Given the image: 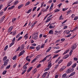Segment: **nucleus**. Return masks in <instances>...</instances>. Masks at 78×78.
I'll return each instance as SVG.
<instances>
[{
	"instance_id": "f257e3e1",
	"label": "nucleus",
	"mask_w": 78,
	"mask_h": 78,
	"mask_svg": "<svg viewBox=\"0 0 78 78\" xmlns=\"http://www.w3.org/2000/svg\"><path fill=\"white\" fill-rule=\"evenodd\" d=\"M8 62H9V59H7L5 62H4V64H3L1 67V69H3L5 67V66H7Z\"/></svg>"
},
{
	"instance_id": "f03ea898",
	"label": "nucleus",
	"mask_w": 78,
	"mask_h": 78,
	"mask_svg": "<svg viewBox=\"0 0 78 78\" xmlns=\"http://www.w3.org/2000/svg\"><path fill=\"white\" fill-rule=\"evenodd\" d=\"M38 34V32H34V34L33 38L34 39H37L38 37L37 35Z\"/></svg>"
},
{
	"instance_id": "7ed1b4c3",
	"label": "nucleus",
	"mask_w": 78,
	"mask_h": 78,
	"mask_svg": "<svg viewBox=\"0 0 78 78\" xmlns=\"http://www.w3.org/2000/svg\"><path fill=\"white\" fill-rule=\"evenodd\" d=\"M24 53H25V50H23L21 51L20 52L19 54L18 55V57L20 56H21L22 55H23Z\"/></svg>"
},
{
	"instance_id": "20e7f679",
	"label": "nucleus",
	"mask_w": 78,
	"mask_h": 78,
	"mask_svg": "<svg viewBox=\"0 0 78 78\" xmlns=\"http://www.w3.org/2000/svg\"><path fill=\"white\" fill-rule=\"evenodd\" d=\"M53 25V26H52ZM50 26L49 27V28H50V29H52V28H55V24L53 23L51 24H50Z\"/></svg>"
},
{
	"instance_id": "39448f33",
	"label": "nucleus",
	"mask_w": 78,
	"mask_h": 78,
	"mask_svg": "<svg viewBox=\"0 0 78 78\" xmlns=\"http://www.w3.org/2000/svg\"><path fill=\"white\" fill-rule=\"evenodd\" d=\"M76 47H77V45L76 44H73L71 47L72 49L74 50V49H75L76 48Z\"/></svg>"
},
{
	"instance_id": "423d86ee",
	"label": "nucleus",
	"mask_w": 78,
	"mask_h": 78,
	"mask_svg": "<svg viewBox=\"0 0 78 78\" xmlns=\"http://www.w3.org/2000/svg\"><path fill=\"white\" fill-rule=\"evenodd\" d=\"M5 18V16H4L2 17L1 18V20H0V23H2V22H3L4 19Z\"/></svg>"
},
{
	"instance_id": "0eeeda50",
	"label": "nucleus",
	"mask_w": 78,
	"mask_h": 78,
	"mask_svg": "<svg viewBox=\"0 0 78 78\" xmlns=\"http://www.w3.org/2000/svg\"><path fill=\"white\" fill-rule=\"evenodd\" d=\"M13 27H14L13 26H12L10 27L8 30V32L9 33L11 32V31H12V29L13 28Z\"/></svg>"
},
{
	"instance_id": "6e6552de",
	"label": "nucleus",
	"mask_w": 78,
	"mask_h": 78,
	"mask_svg": "<svg viewBox=\"0 0 78 78\" xmlns=\"http://www.w3.org/2000/svg\"><path fill=\"white\" fill-rule=\"evenodd\" d=\"M51 61H50L48 63V67H49V68H50L51 67Z\"/></svg>"
},
{
	"instance_id": "1a4fd4ad",
	"label": "nucleus",
	"mask_w": 78,
	"mask_h": 78,
	"mask_svg": "<svg viewBox=\"0 0 78 78\" xmlns=\"http://www.w3.org/2000/svg\"><path fill=\"white\" fill-rule=\"evenodd\" d=\"M48 74V72H46L44 73L43 75L42 76V78H44V77H45Z\"/></svg>"
},
{
	"instance_id": "9d476101",
	"label": "nucleus",
	"mask_w": 78,
	"mask_h": 78,
	"mask_svg": "<svg viewBox=\"0 0 78 78\" xmlns=\"http://www.w3.org/2000/svg\"><path fill=\"white\" fill-rule=\"evenodd\" d=\"M66 69V66H63L61 69H60L59 70V72H62L63 70H64V69Z\"/></svg>"
},
{
	"instance_id": "9b49d317",
	"label": "nucleus",
	"mask_w": 78,
	"mask_h": 78,
	"mask_svg": "<svg viewBox=\"0 0 78 78\" xmlns=\"http://www.w3.org/2000/svg\"><path fill=\"white\" fill-rule=\"evenodd\" d=\"M72 63V61H70L67 64V67H69V66H70Z\"/></svg>"
},
{
	"instance_id": "f8f14e48",
	"label": "nucleus",
	"mask_w": 78,
	"mask_h": 78,
	"mask_svg": "<svg viewBox=\"0 0 78 78\" xmlns=\"http://www.w3.org/2000/svg\"><path fill=\"white\" fill-rule=\"evenodd\" d=\"M66 73H71L70 68L68 69L66 71Z\"/></svg>"
},
{
	"instance_id": "ddd939ff",
	"label": "nucleus",
	"mask_w": 78,
	"mask_h": 78,
	"mask_svg": "<svg viewBox=\"0 0 78 78\" xmlns=\"http://www.w3.org/2000/svg\"><path fill=\"white\" fill-rule=\"evenodd\" d=\"M69 56V55H65L63 57V59H67V58H68Z\"/></svg>"
},
{
	"instance_id": "4468645a",
	"label": "nucleus",
	"mask_w": 78,
	"mask_h": 78,
	"mask_svg": "<svg viewBox=\"0 0 78 78\" xmlns=\"http://www.w3.org/2000/svg\"><path fill=\"white\" fill-rule=\"evenodd\" d=\"M24 48H25V47H24V45H23V44L21 45V46L20 50L21 51H22V50L24 49Z\"/></svg>"
},
{
	"instance_id": "2eb2a0df",
	"label": "nucleus",
	"mask_w": 78,
	"mask_h": 78,
	"mask_svg": "<svg viewBox=\"0 0 78 78\" xmlns=\"http://www.w3.org/2000/svg\"><path fill=\"white\" fill-rule=\"evenodd\" d=\"M28 34H27L25 36H24V37L25 38V39H27L28 38Z\"/></svg>"
},
{
	"instance_id": "dca6fc26",
	"label": "nucleus",
	"mask_w": 78,
	"mask_h": 78,
	"mask_svg": "<svg viewBox=\"0 0 78 78\" xmlns=\"http://www.w3.org/2000/svg\"><path fill=\"white\" fill-rule=\"evenodd\" d=\"M49 34H53V30L51 29L50 30L49 32Z\"/></svg>"
},
{
	"instance_id": "f3484780",
	"label": "nucleus",
	"mask_w": 78,
	"mask_h": 78,
	"mask_svg": "<svg viewBox=\"0 0 78 78\" xmlns=\"http://www.w3.org/2000/svg\"><path fill=\"white\" fill-rule=\"evenodd\" d=\"M53 18V17H51V18H49V19L47 18V20L46 21L45 23H47L48 22L51 20V19Z\"/></svg>"
},
{
	"instance_id": "a211bd4d",
	"label": "nucleus",
	"mask_w": 78,
	"mask_h": 78,
	"mask_svg": "<svg viewBox=\"0 0 78 78\" xmlns=\"http://www.w3.org/2000/svg\"><path fill=\"white\" fill-rule=\"evenodd\" d=\"M41 48V46L38 45L36 47V50L37 51H39L40 50V48Z\"/></svg>"
},
{
	"instance_id": "6ab92c4d",
	"label": "nucleus",
	"mask_w": 78,
	"mask_h": 78,
	"mask_svg": "<svg viewBox=\"0 0 78 78\" xmlns=\"http://www.w3.org/2000/svg\"><path fill=\"white\" fill-rule=\"evenodd\" d=\"M32 69H33V67H30L28 69L27 72H28V73L30 72L31 70Z\"/></svg>"
},
{
	"instance_id": "aec40b11",
	"label": "nucleus",
	"mask_w": 78,
	"mask_h": 78,
	"mask_svg": "<svg viewBox=\"0 0 78 78\" xmlns=\"http://www.w3.org/2000/svg\"><path fill=\"white\" fill-rule=\"evenodd\" d=\"M75 74V72H73L70 74V75L69 76V77L72 76H73Z\"/></svg>"
},
{
	"instance_id": "412c9836",
	"label": "nucleus",
	"mask_w": 78,
	"mask_h": 78,
	"mask_svg": "<svg viewBox=\"0 0 78 78\" xmlns=\"http://www.w3.org/2000/svg\"><path fill=\"white\" fill-rule=\"evenodd\" d=\"M14 8V6H12V7H9L8 9V10L9 11V9H13V8Z\"/></svg>"
},
{
	"instance_id": "4be33fe9",
	"label": "nucleus",
	"mask_w": 78,
	"mask_h": 78,
	"mask_svg": "<svg viewBox=\"0 0 78 78\" xmlns=\"http://www.w3.org/2000/svg\"><path fill=\"white\" fill-rule=\"evenodd\" d=\"M78 4V1H76L75 2H74L72 4L73 5H76Z\"/></svg>"
},
{
	"instance_id": "5701e85b",
	"label": "nucleus",
	"mask_w": 78,
	"mask_h": 78,
	"mask_svg": "<svg viewBox=\"0 0 78 78\" xmlns=\"http://www.w3.org/2000/svg\"><path fill=\"white\" fill-rule=\"evenodd\" d=\"M23 6V4H21V5H19L18 6V9H20Z\"/></svg>"
},
{
	"instance_id": "b1692460",
	"label": "nucleus",
	"mask_w": 78,
	"mask_h": 78,
	"mask_svg": "<svg viewBox=\"0 0 78 78\" xmlns=\"http://www.w3.org/2000/svg\"><path fill=\"white\" fill-rule=\"evenodd\" d=\"M58 56H59V55L58 54L54 55L53 57L52 58H53V59H55V58H57V57H58Z\"/></svg>"
},
{
	"instance_id": "393cba45",
	"label": "nucleus",
	"mask_w": 78,
	"mask_h": 78,
	"mask_svg": "<svg viewBox=\"0 0 78 78\" xmlns=\"http://www.w3.org/2000/svg\"><path fill=\"white\" fill-rule=\"evenodd\" d=\"M36 72H37V69L35 68L33 71V73H35Z\"/></svg>"
},
{
	"instance_id": "a878e982",
	"label": "nucleus",
	"mask_w": 78,
	"mask_h": 78,
	"mask_svg": "<svg viewBox=\"0 0 78 78\" xmlns=\"http://www.w3.org/2000/svg\"><path fill=\"white\" fill-rule=\"evenodd\" d=\"M72 12V10H70L67 12L66 15H68L69 14H70Z\"/></svg>"
},
{
	"instance_id": "bb28decb",
	"label": "nucleus",
	"mask_w": 78,
	"mask_h": 78,
	"mask_svg": "<svg viewBox=\"0 0 78 78\" xmlns=\"http://www.w3.org/2000/svg\"><path fill=\"white\" fill-rule=\"evenodd\" d=\"M59 20H64V18H62V15H61L59 18Z\"/></svg>"
},
{
	"instance_id": "cd10ccee",
	"label": "nucleus",
	"mask_w": 78,
	"mask_h": 78,
	"mask_svg": "<svg viewBox=\"0 0 78 78\" xmlns=\"http://www.w3.org/2000/svg\"><path fill=\"white\" fill-rule=\"evenodd\" d=\"M6 59H7V57L5 56L3 59V61L5 62L6 61L5 60H6Z\"/></svg>"
},
{
	"instance_id": "c85d7f7f",
	"label": "nucleus",
	"mask_w": 78,
	"mask_h": 78,
	"mask_svg": "<svg viewBox=\"0 0 78 78\" xmlns=\"http://www.w3.org/2000/svg\"><path fill=\"white\" fill-rule=\"evenodd\" d=\"M60 11V9H55L54 11L55 12H59Z\"/></svg>"
},
{
	"instance_id": "c756f323",
	"label": "nucleus",
	"mask_w": 78,
	"mask_h": 78,
	"mask_svg": "<svg viewBox=\"0 0 78 78\" xmlns=\"http://www.w3.org/2000/svg\"><path fill=\"white\" fill-rule=\"evenodd\" d=\"M8 45H7L5 47L4 49V51H6L8 49Z\"/></svg>"
},
{
	"instance_id": "7c9ffc66",
	"label": "nucleus",
	"mask_w": 78,
	"mask_h": 78,
	"mask_svg": "<svg viewBox=\"0 0 78 78\" xmlns=\"http://www.w3.org/2000/svg\"><path fill=\"white\" fill-rule=\"evenodd\" d=\"M76 63H74V64L72 66V67L73 68H74V67H75L76 66Z\"/></svg>"
},
{
	"instance_id": "2f4dec72",
	"label": "nucleus",
	"mask_w": 78,
	"mask_h": 78,
	"mask_svg": "<svg viewBox=\"0 0 78 78\" xmlns=\"http://www.w3.org/2000/svg\"><path fill=\"white\" fill-rule=\"evenodd\" d=\"M67 75V74L66 73H65L63 74L62 76V78H65L66 76Z\"/></svg>"
},
{
	"instance_id": "473e14b6",
	"label": "nucleus",
	"mask_w": 78,
	"mask_h": 78,
	"mask_svg": "<svg viewBox=\"0 0 78 78\" xmlns=\"http://www.w3.org/2000/svg\"><path fill=\"white\" fill-rule=\"evenodd\" d=\"M14 43V42H12V43H11L9 45V47H12V46L13 45H14V43Z\"/></svg>"
},
{
	"instance_id": "72a5a7b5",
	"label": "nucleus",
	"mask_w": 78,
	"mask_h": 78,
	"mask_svg": "<svg viewBox=\"0 0 78 78\" xmlns=\"http://www.w3.org/2000/svg\"><path fill=\"white\" fill-rule=\"evenodd\" d=\"M17 20V18H13L12 19V22H14V21H16Z\"/></svg>"
},
{
	"instance_id": "f704fd0d",
	"label": "nucleus",
	"mask_w": 78,
	"mask_h": 78,
	"mask_svg": "<svg viewBox=\"0 0 78 78\" xmlns=\"http://www.w3.org/2000/svg\"><path fill=\"white\" fill-rule=\"evenodd\" d=\"M18 3H19V1L16 0L14 4L15 5H17Z\"/></svg>"
},
{
	"instance_id": "c9c22d12",
	"label": "nucleus",
	"mask_w": 78,
	"mask_h": 78,
	"mask_svg": "<svg viewBox=\"0 0 78 78\" xmlns=\"http://www.w3.org/2000/svg\"><path fill=\"white\" fill-rule=\"evenodd\" d=\"M61 58V57H59L55 61V63H57V62H58V61H59V60L60 59V58Z\"/></svg>"
},
{
	"instance_id": "e433bc0d",
	"label": "nucleus",
	"mask_w": 78,
	"mask_h": 78,
	"mask_svg": "<svg viewBox=\"0 0 78 78\" xmlns=\"http://www.w3.org/2000/svg\"><path fill=\"white\" fill-rule=\"evenodd\" d=\"M62 61H63V59L60 60L58 62V64H61V62H62Z\"/></svg>"
},
{
	"instance_id": "4c0bfd02",
	"label": "nucleus",
	"mask_w": 78,
	"mask_h": 78,
	"mask_svg": "<svg viewBox=\"0 0 78 78\" xmlns=\"http://www.w3.org/2000/svg\"><path fill=\"white\" fill-rule=\"evenodd\" d=\"M30 2H27L25 4V6H28V5H30Z\"/></svg>"
},
{
	"instance_id": "58836bf2",
	"label": "nucleus",
	"mask_w": 78,
	"mask_h": 78,
	"mask_svg": "<svg viewBox=\"0 0 78 78\" xmlns=\"http://www.w3.org/2000/svg\"><path fill=\"white\" fill-rule=\"evenodd\" d=\"M31 9H30L27 12V14H29V13H30V12H31Z\"/></svg>"
},
{
	"instance_id": "ea45409f",
	"label": "nucleus",
	"mask_w": 78,
	"mask_h": 78,
	"mask_svg": "<svg viewBox=\"0 0 78 78\" xmlns=\"http://www.w3.org/2000/svg\"><path fill=\"white\" fill-rule=\"evenodd\" d=\"M16 40V37H14L12 39V42H13L14 43H15V41Z\"/></svg>"
},
{
	"instance_id": "a19ab883",
	"label": "nucleus",
	"mask_w": 78,
	"mask_h": 78,
	"mask_svg": "<svg viewBox=\"0 0 78 78\" xmlns=\"http://www.w3.org/2000/svg\"><path fill=\"white\" fill-rule=\"evenodd\" d=\"M22 37H20L17 40V41H20V40H21V39H22Z\"/></svg>"
},
{
	"instance_id": "79ce46f5",
	"label": "nucleus",
	"mask_w": 78,
	"mask_h": 78,
	"mask_svg": "<svg viewBox=\"0 0 78 78\" xmlns=\"http://www.w3.org/2000/svg\"><path fill=\"white\" fill-rule=\"evenodd\" d=\"M55 33L54 34L55 35H58V34H59V32H58L57 31H55Z\"/></svg>"
},
{
	"instance_id": "37998d69",
	"label": "nucleus",
	"mask_w": 78,
	"mask_h": 78,
	"mask_svg": "<svg viewBox=\"0 0 78 78\" xmlns=\"http://www.w3.org/2000/svg\"><path fill=\"white\" fill-rule=\"evenodd\" d=\"M26 60H27V61H28V62H30V61H31V59L30 58H28L27 57L26 58Z\"/></svg>"
},
{
	"instance_id": "c03bdc74",
	"label": "nucleus",
	"mask_w": 78,
	"mask_h": 78,
	"mask_svg": "<svg viewBox=\"0 0 78 78\" xmlns=\"http://www.w3.org/2000/svg\"><path fill=\"white\" fill-rule=\"evenodd\" d=\"M7 72V71L6 70L4 71L2 73L3 75H5V74Z\"/></svg>"
},
{
	"instance_id": "a18cd8bd",
	"label": "nucleus",
	"mask_w": 78,
	"mask_h": 78,
	"mask_svg": "<svg viewBox=\"0 0 78 78\" xmlns=\"http://www.w3.org/2000/svg\"><path fill=\"white\" fill-rule=\"evenodd\" d=\"M37 58H35L32 61L31 63H33L34 62H35L36 61V60L37 59Z\"/></svg>"
},
{
	"instance_id": "49530a36",
	"label": "nucleus",
	"mask_w": 78,
	"mask_h": 78,
	"mask_svg": "<svg viewBox=\"0 0 78 78\" xmlns=\"http://www.w3.org/2000/svg\"><path fill=\"white\" fill-rule=\"evenodd\" d=\"M50 13L48 14L44 18V20H45V19L48 17V16H49V15H50Z\"/></svg>"
},
{
	"instance_id": "de8ad7c7",
	"label": "nucleus",
	"mask_w": 78,
	"mask_h": 78,
	"mask_svg": "<svg viewBox=\"0 0 78 78\" xmlns=\"http://www.w3.org/2000/svg\"><path fill=\"white\" fill-rule=\"evenodd\" d=\"M78 17L77 16H76L74 17V20H78Z\"/></svg>"
},
{
	"instance_id": "09e8293b",
	"label": "nucleus",
	"mask_w": 78,
	"mask_h": 78,
	"mask_svg": "<svg viewBox=\"0 0 78 78\" xmlns=\"http://www.w3.org/2000/svg\"><path fill=\"white\" fill-rule=\"evenodd\" d=\"M50 69V68L48 67L46 68L44 70V72H46V71H47V70H48Z\"/></svg>"
},
{
	"instance_id": "8fccbe9b",
	"label": "nucleus",
	"mask_w": 78,
	"mask_h": 78,
	"mask_svg": "<svg viewBox=\"0 0 78 78\" xmlns=\"http://www.w3.org/2000/svg\"><path fill=\"white\" fill-rule=\"evenodd\" d=\"M17 33V31L15 30L14 32L13 33V35H16Z\"/></svg>"
},
{
	"instance_id": "3c124183",
	"label": "nucleus",
	"mask_w": 78,
	"mask_h": 78,
	"mask_svg": "<svg viewBox=\"0 0 78 78\" xmlns=\"http://www.w3.org/2000/svg\"><path fill=\"white\" fill-rule=\"evenodd\" d=\"M26 71H27V70H25L23 71V72L21 73V75H23V74H24V73L26 72Z\"/></svg>"
},
{
	"instance_id": "603ef678",
	"label": "nucleus",
	"mask_w": 78,
	"mask_h": 78,
	"mask_svg": "<svg viewBox=\"0 0 78 78\" xmlns=\"http://www.w3.org/2000/svg\"><path fill=\"white\" fill-rule=\"evenodd\" d=\"M66 34H70V31L69 30H67L66 31Z\"/></svg>"
},
{
	"instance_id": "864d4df0",
	"label": "nucleus",
	"mask_w": 78,
	"mask_h": 78,
	"mask_svg": "<svg viewBox=\"0 0 78 78\" xmlns=\"http://www.w3.org/2000/svg\"><path fill=\"white\" fill-rule=\"evenodd\" d=\"M16 57H17L16 55L14 56L12 58L13 60H15L16 58Z\"/></svg>"
},
{
	"instance_id": "5fc2aeb1",
	"label": "nucleus",
	"mask_w": 78,
	"mask_h": 78,
	"mask_svg": "<svg viewBox=\"0 0 78 78\" xmlns=\"http://www.w3.org/2000/svg\"><path fill=\"white\" fill-rule=\"evenodd\" d=\"M75 15L74 14H72L71 15V18L73 19V18L75 17Z\"/></svg>"
},
{
	"instance_id": "6e6d98bb",
	"label": "nucleus",
	"mask_w": 78,
	"mask_h": 78,
	"mask_svg": "<svg viewBox=\"0 0 78 78\" xmlns=\"http://www.w3.org/2000/svg\"><path fill=\"white\" fill-rule=\"evenodd\" d=\"M47 59V58L46 57H45L42 60V62H44Z\"/></svg>"
},
{
	"instance_id": "4d7b16f0",
	"label": "nucleus",
	"mask_w": 78,
	"mask_h": 78,
	"mask_svg": "<svg viewBox=\"0 0 78 78\" xmlns=\"http://www.w3.org/2000/svg\"><path fill=\"white\" fill-rule=\"evenodd\" d=\"M23 69H27V66L24 65V66L23 67Z\"/></svg>"
},
{
	"instance_id": "13d9d810",
	"label": "nucleus",
	"mask_w": 78,
	"mask_h": 78,
	"mask_svg": "<svg viewBox=\"0 0 78 78\" xmlns=\"http://www.w3.org/2000/svg\"><path fill=\"white\" fill-rule=\"evenodd\" d=\"M41 14H42V12H40V13H39V14L38 15L37 17H39L41 15Z\"/></svg>"
},
{
	"instance_id": "bf43d9fd",
	"label": "nucleus",
	"mask_w": 78,
	"mask_h": 78,
	"mask_svg": "<svg viewBox=\"0 0 78 78\" xmlns=\"http://www.w3.org/2000/svg\"><path fill=\"white\" fill-rule=\"evenodd\" d=\"M41 65L40 64H38L37 66V68H39V67H41Z\"/></svg>"
},
{
	"instance_id": "052dcab7",
	"label": "nucleus",
	"mask_w": 78,
	"mask_h": 78,
	"mask_svg": "<svg viewBox=\"0 0 78 78\" xmlns=\"http://www.w3.org/2000/svg\"><path fill=\"white\" fill-rule=\"evenodd\" d=\"M54 48L55 49H59V46H58Z\"/></svg>"
},
{
	"instance_id": "680f3d73",
	"label": "nucleus",
	"mask_w": 78,
	"mask_h": 78,
	"mask_svg": "<svg viewBox=\"0 0 78 78\" xmlns=\"http://www.w3.org/2000/svg\"><path fill=\"white\" fill-rule=\"evenodd\" d=\"M78 29V27H75L74 29H73V31H75L76 30H77V29Z\"/></svg>"
},
{
	"instance_id": "e2e57ef3",
	"label": "nucleus",
	"mask_w": 78,
	"mask_h": 78,
	"mask_svg": "<svg viewBox=\"0 0 78 78\" xmlns=\"http://www.w3.org/2000/svg\"><path fill=\"white\" fill-rule=\"evenodd\" d=\"M67 9H68V8L66 9V8H63L62 9V11H66V10H67Z\"/></svg>"
},
{
	"instance_id": "0e129e2a",
	"label": "nucleus",
	"mask_w": 78,
	"mask_h": 78,
	"mask_svg": "<svg viewBox=\"0 0 78 78\" xmlns=\"http://www.w3.org/2000/svg\"><path fill=\"white\" fill-rule=\"evenodd\" d=\"M3 8V5H0V10L2 9V8Z\"/></svg>"
},
{
	"instance_id": "69168bd1",
	"label": "nucleus",
	"mask_w": 78,
	"mask_h": 78,
	"mask_svg": "<svg viewBox=\"0 0 78 78\" xmlns=\"http://www.w3.org/2000/svg\"><path fill=\"white\" fill-rule=\"evenodd\" d=\"M16 66H17V64L16 63L13 66V68H16Z\"/></svg>"
},
{
	"instance_id": "338daca9",
	"label": "nucleus",
	"mask_w": 78,
	"mask_h": 78,
	"mask_svg": "<svg viewBox=\"0 0 78 78\" xmlns=\"http://www.w3.org/2000/svg\"><path fill=\"white\" fill-rule=\"evenodd\" d=\"M35 47L32 46H30V49H34Z\"/></svg>"
},
{
	"instance_id": "774afa93",
	"label": "nucleus",
	"mask_w": 78,
	"mask_h": 78,
	"mask_svg": "<svg viewBox=\"0 0 78 78\" xmlns=\"http://www.w3.org/2000/svg\"><path fill=\"white\" fill-rule=\"evenodd\" d=\"M66 40V39L65 38H62L61 39V41H64Z\"/></svg>"
}]
</instances>
